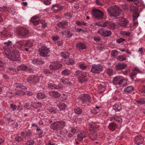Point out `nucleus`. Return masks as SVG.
Returning <instances> with one entry per match:
<instances>
[{
	"instance_id": "obj_1",
	"label": "nucleus",
	"mask_w": 145,
	"mask_h": 145,
	"mask_svg": "<svg viewBox=\"0 0 145 145\" xmlns=\"http://www.w3.org/2000/svg\"><path fill=\"white\" fill-rule=\"evenodd\" d=\"M4 44L5 45L4 48L5 49V52L6 57L10 60L13 61H17L19 60L20 58L19 53L17 50H14L12 51V54L10 50H7L5 48L11 45V42L8 41L5 42Z\"/></svg>"
},
{
	"instance_id": "obj_2",
	"label": "nucleus",
	"mask_w": 145,
	"mask_h": 145,
	"mask_svg": "<svg viewBox=\"0 0 145 145\" xmlns=\"http://www.w3.org/2000/svg\"><path fill=\"white\" fill-rule=\"evenodd\" d=\"M107 11L110 16L115 17L120 15V10L117 6L114 5L108 8Z\"/></svg>"
},
{
	"instance_id": "obj_3",
	"label": "nucleus",
	"mask_w": 145,
	"mask_h": 145,
	"mask_svg": "<svg viewBox=\"0 0 145 145\" xmlns=\"http://www.w3.org/2000/svg\"><path fill=\"white\" fill-rule=\"evenodd\" d=\"M39 55L42 57H47L50 52L49 48L45 46H42L38 49Z\"/></svg>"
},
{
	"instance_id": "obj_4",
	"label": "nucleus",
	"mask_w": 145,
	"mask_h": 145,
	"mask_svg": "<svg viewBox=\"0 0 145 145\" xmlns=\"http://www.w3.org/2000/svg\"><path fill=\"white\" fill-rule=\"evenodd\" d=\"M79 101H81L82 103L91 102V97L90 96L87 94H83L80 95L78 97Z\"/></svg>"
},
{
	"instance_id": "obj_5",
	"label": "nucleus",
	"mask_w": 145,
	"mask_h": 145,
	"mask_svg": "<svg viewBox=\"0 0 145 145\" xmlns=\"http://www.w3.org/2000/svg\"><path fill=\"white\" fill-rule=\"evenodd\" d=\"M112 82L115 85H121L123 82L126 83V80L121 76H117L113 78Z\"/></svg>"
},
{
	"instance_id": "obj_6",
	"label": "nucleus",
	"mask_w": 145,
	"mask_h": 145,
	"mask_svg": "<svg viewBox=\"0 0 145 145\" xmlns=\"http://www.w3.org/2000/svg\"><path fill=\"white\" fill-rule=\"evenodd\" d=\"M98 33L100 35L104 37H108L110 36L112 33L110 31L105 30L103 29H100L97 31Z\"/></svg>"
},
{
	"instance_id": "obj_7",
	"label": "nucleus",
	"mask_w": 145,
	"mask_h": 145,
	"mask_svg": "<svg viewBox=\"0 0 145 145\" xmlns=\"http://www.w3.org/2000/svg\"><path fill=\"white\" fill-rule=\"evenodd\" d=\"M103 70V67L100 65H92V68L91 71L93 73H97L100 72Z\"/></svg>"
},
{
	"instance_id": "obj_8",
	"label": "nucleus",
	"mask_w": 145,
	"mask_h": 145,
	"mask_svg": "<svg viewBox=\"0 0 145 145\" xmlns=\"http://www.w3.org/2000/svg\"><path fill=\"white\" fill-rule=\"evenodd\" d=\"M62 67V65L61 64L59 63L57 61L52 63L50 65V69L53 70H58L61 68Z\"/></svg>"
},
{
	"instance_id": "obj_9",
	"label": "nucleus",
	"mask_w": 145,
	"mask_h": 145,
	"mask_svg": "<svg viewBox=\"0 0 145 145\" xmlns=\"http://www.w3.org/2000/svg\"><path fill=\"white\" fill-rule=\"evenodd\" d=\"M116 22L118 24L121 26H125L128 23L126 19L121 17H119L116 19Z\"/></svg>"
},
{
	"instance_id": "obj_10",
	"label": "nucleus",
	"mask_w": 145,
	"mask_h": 145,
	"mask_svg": "<svg viewBox=\"0 0 145 145\" xmlns=\"http://www.w3.org/2000/svg\"><path fill=\"white\" fill-rule=\"evenodd\" d=\"M93 16L96 18H101L103 15L102 12L99 10L94 9L93 12Z\"/></svg>"
},
{
	"instance_id": "obj_11",
	"label": "nucleus",
	"mask_w": 145,
	"mask_h": 145,
	"mask_svg": "<svg viewBox=\"0 0 145 145\" xmlns=\"http://www.w3.org/2000/svg\"><path fill=\"white\" fill-rule=\"evenodd\" d=\"M39 80V78L36 76H31L27 79L28 82L30 83H33L38 82Z\"/></svg>"
},
{
	"instance_id": "obj_12",
	"label": "nucleus",
	"mask_w": 145,
	"mask_h": 145,
	"mask_svg": "<svg viewBox=\"0 0 145 145\" xmlns=\"http://www.w3.org/2000/svg\"><path fill=\"white\" fill-rule=\"evenodd\" d=\"M134 142L136 144L139 145L143 143V139L141 136H137L135 138Z\"/></svg>"
},
{
	"instance_id": "obj_13",
	"label": "nucleus",
	"mask_w": 145,
	"mask_h": 145,
	"mask_svg": "<svg viewBox=\"0 0 145 145\" xmlns=\"http://www.w3.org/2000/svg\"><path fill=\"white\" fill-rule=\"evenodd\" d=\"M30 21L34 25H38L40 22V20L38 16H36L31 18Z\"/></svg>"
},
{
	"instance_id": "obj_14",
	"label": "nucleus",
	"mask_w": 145,
	"mask_h": 145,
	"mask_svg": "<svg viewBox=\"0 0 145 145\" xmlns=\"http://www.w3.org/2000/svg\"><path fill=\"white\" fill-rule=\"evenodd\" d=\"M127 66V64L124 63H120L117 64L115 67L116 70L118 71L122 70L125 69Z\"/></svg>"
},
{
	"instance_id": "obj_15",
	"label": "nucleus",
	"mask_w": 145,
	"mask_h": 145,
	"mask_svg": "<svg viewBox=\"0 0 145 145\" xmlns=\"http://www.w3.org/2000/svg\"><path fill=\"white\" fill-rule=\"evenodd\" d=\"M63 7L58 5H56L52 8V10L55 12H59L62 10Z\"/></svg>"
},
{
	"instance_id": "obj_16",
	"label": "nucleus",
	"mask_w": 145,
	"mask_h": 145,
	"mask_svg": "<svg viewBox=\"0 0 145 145\" xmlns=\"http://www.w3.org/2000/svg\"><path fill=\"white\" fill-rule=\"evenodd\" d=\"M62 33L67 37H70L72 36V34L70 33V30L67 28H65L64 30L62 31Z\"/></svg>"
},
{
	"instance_id": "obj_17",
	"label": "nucleus",
	"mask_w": 145,
	"mask_h": 145,
	"mask_svg": "<svg viewBox=\"0 0 145 145\" xmlns=\"http://www.w3.org/2000/svg\"><path fill=\"white\" fill-rule=\"evenodd\" d=\"M28 33L29 31L27 29L22 28L20 29V31L19 32V34L24 37H25L27 36Z\"/></svg>"
},
{
	"instance_id": "obj_18",
	"label": "nucleus",
	"mask_w": 145,
	"mask_h": 145,
	"mask_svg": "<svg viewBox=\"0 0 145 145\" xmlns=\"http://www.w3.org/2000/svg\"><path fill=\"white\" fill-rule=\"evenodd\" d=\"M49 94L51 97L55 98H58L60 95V94L57 92L53 91H50Z\"/></svg>"
},
{
	"instance_id": "obj_19",
	"label": "nucleus",
	"mask_w": 145,
	"mask_h": 145,
	"mask_svg": "<svg viewBox=\"0 0 145 145\" xmlns=\"http://www.w3.org/2000/svg\"><path fill=\"white\" fill-rule=\"evenodd\" d=\"M57 26L60 28L66 27L68 25V22L66 21H62L57 23Z\"/></svg>"
},
{
	"instance_id": "obj_20",
	"label": "nucleus",
	"mask_w": 145,
	"mask_h": 145,
	"mask_svg": "<svg viewBox=\"0 0 145 145\" xmlns=\"http://www.w3.org/2000/svg\"><path fill=\"white\" fill-rule=\"evenodd\" d=\"M21 135L22 137L25 138H27L30 137L31 135V133L26 131L22 132L21 133Z\"/></svg>"
},
{
	"instance_id": "obj_21",
	"label": "nucleus",
	"mask_w": 145,
	"mask_h": 145,
	"mask_svg": "<svg viewBox=\"0 0 145 145\" xmlns=\"http://www.w3.org/2000/svg\"><path fill=\"white\" fill-rule=\"evenodd\" d=\"M58 129H60L64 128L65 125V122L63 121H57Z\"/></svg>"
},
{
	"instance_id": "obj_22",
	"label": "nucleus",
	"mask_w": 145,
	"mask_h": 145,
	"mask_svg": "<svg viewBox=\"0 0 145 145\" xmlns=\"http://www.w3.org/2000/svg\"><path fill=\"white\" fill-rule=\"evenodd\" d=\"M113 120H114L116 121H118L120 123L122 122V120L121 117L117 116H112L110 118V121H111Z\"/></svg>"
},
{
	"instance_id": "obj_23",
	"label": "nucleus",
	"mask_w": 145,
	"mask_h": 145,
	"mask_svg": "<svg viewBox=\"0 0 145 145\" xmlns=\"http://www.w3.org/2000/svg\"><path fill=\"white\" fill-rule=\"evenodd\" d=\"M86 137V135L85 133L84 132H82L78 135L77 140L80 142L82 140L83 138Z\"/></svg>"
},
{
	"instance_id": "obj_24",
	"label": "nucleus",
	"mask_w": 145,
	"mask_h": 145,
	"mask_svg": "<svg viewBox=\"0 0 145 145\" xmlns=\"http://www.w3.org/2000/svg\"><path fill=\"white\" fill-rule=\"evenodd\" d=\"M89 137L91 139L95 140L97 138V135L94 131H91L89 135Z\"/></svg>"
},
{
	"instance_id": "obj_25",
	"label": "nucleus",
	"mask_w": 145,
	"mask_h": 145,
	"mask_svg": "<svg viewBox=\"0 0 145 145\" xmlns=\"http://www.w3.org/2000/svg\"><path fill=\"white\" fill-rule=\"evenodd\" d=\"M114 110L116 111H120L121 109V106L119 103H115L113 106Z\"/></svg>"
},
{
	"instance_id": "obj_26",
	"label": "nucleus",
	"mask_w": 145,
	"mask_h": 145,
	"mask_svg": "<svg viewBox=\"0 0 145 145\" xmlns=\"http://www.w3.org/2000/svg\"><path fill=\"white\" fill-rule=\"evenodd\" d=\"M134 88L131 86L127 87L124 88V91L128 93L131 92L134 90Z\"/></svg>"
},
{
	"instance_id": "obj_27",
	"label": "nucleus",
	"mask_w": 145,
	"mask_h": 145,
	"mask_svg": "<svg viewBox=\"0 0 145 145\" xmlns=\"http://www.w3.org/2000/svg\"><path fill=\"white\" fill-rule=\"evenodd\" d=\"M99 107L98 106H96L95 108H92L91 113L93 114H96L99 111Z\"/></svg>"
},
{
	"instance_id": "obj_28",
	"label": "nucleus",
	"mask_w": 145,
	"mask_h": 145,
	"mask_svg": "<svg viewBox=\"0 0 145 145\" xmlns=\"http://www.w3.org/2000/svg\"><path fill=\"white\" fill-rule=\"evenodd\" d=\"M58 127L57 122L53 123L50 126V128L54 130H59Z\"/></svg>"
},
{
	"instance_id": "obj_29",
	"label": "nucleus",
	"mask_w": 145,
	"mask_h": 145,
	"mask_svg": "<svg viewBox=\"0 0 145 145\" xmlns=\"http://www.w3.org/2000/svg\"><path fill=\"white\" fill-rule=\"evenodd\" d=\"M42 106V103L40 102H35L33 103L32 105V107L34 108H38Z\"/></svg>"
},
{
	"instance_id": "obj_30",
	"label": "nucleus",
	"mask_w": 145,
	"mask_h": 145,
	"mask_svg": "<svg viewBox=\"0 0 145 145\" xmlns=\"http://www.w3.org/2000/svg\"><path fill=\"white\" fill-rule=\"evenodd\" d=\"M71 72L68 69H66L63 71L61 72V73L62 75L64 76H67L70 74Z\"/></svg>"
},
{
	"instance_id": "obj_31",
	"label": "nucleus",
	"mask_w": 145,
	"mask_h": 145,
	"mask_svg": "<svg viewBox=\"0 0 145 145\" xmlns=\"http://www.w3.org/2000/svg\"><path fill=\"white\" fill-rule=\"evenodd\" d=\"M22 89H20L18 90L16 92V95L18 96H21L24 95L25 94V92L24 91L22 90Z\"/></svg>"
},
{
	"instance_id": "obj_32",
	"label": "nucleus",
	"mask_w": 145,
	"mask_h": 145,
	"mask_svg": "<svg viewBox=\"0 0 145 145\" xmlns=\"http://www.w3.org/2000/svg\"><path fill=\"white\" fill-rule=\"evenodd\" d=\"M76 46L77 48L80 50H82L86 48L85 46L83 44L81 43L77 44Z\"/></svg>"
},
{
	"instance_id": "obj_33",
	"label": "nucleus",
	"mask_w": 145,
	"mask_h": 145,
	"mask_svg": "<svg viewBox=\"0 0 145 145\" xmlns=\"http://www.w3.org/2000/svg\"><path fill=\"white\" fill-rule=\"evenodd\" d=\"M108 28L114 29L115 28L116 25L115 24L112 22L108 21Z\"/></svg>"
},
{
	"instance_id": "obj_34",
	"label": "nucleus",
	"mask_w": 145,
	"mask_h": 145,
	"mask_svg": "<svg viewBox=\"0 0 145 145\" xmlns=\"http://www.w3.org/2000/svg\"><path fill=\"white\" fill-rule=\"evenodd\" d=\"M109 128L112 131H114L116 128V125L113 123H110L108 125Z\"/></svg>"
},
{
	"instance_id": "obj_35",
	"label": "nucleus",
	"mask_w": 145,
	"mask_h": 145,
	"mask_svg": "<svg viewBox=\"0 0 145 145\" xmlns=\"http://www.w3.org/2000/svg\"><path fill=\"white\" fill-rule=\"evenodd\" d=\"M59 108L61 110H63L65 109L66 108V105L63 103H61L58 105Z\"/></svg>"
},
{
	"instance_id": "obj_36",
	"label": "nucleus",
	"mask_w": 145,
	"mask_h": 145,
	"mask_svg": "<svg viewBox=\"0 0 145 145\" xmlns=\"http://www.w3.org/2000/svg\"><path fill=\"white\" fill-rule=\"evenodd\" d=\"M76 24L78 26H86V23L82 21H79L77 20L75 22Z\"/></svg>"
},
{
	"instance_id": "obj_37",
	"label": "nucleus",
	"mask_w": 145,
	"mask_h": 145,
	"mask_svg": "<svg viewBox=\"0 0 145 145\" xmlns=\"http://www.w3.org/2000/svg\"><path fill=\"white\" fill-rule=\"evenodd\" d=\"M37 98L39 99H42L45 98V95L42 93H39L37 94Z\"/></svg>"
},
{
	"instance_id": "obj_38",
	"label": "nucleus",
	"mask_w": 145,
	"mask_h": 145,
	"mask_svg": "<svg viewBox=\"0 0 145 145\" xmlns=\"http://www.w3.org/2000/svg\"><path fill=\"white\" fill-rule=\"evenodd\" d=\"M61 56L63 57L66 58L69 57V53L67 52H62L61 53Z\"/></svg>"
},
{
	"instance_id": "obj_39",
	"label": "nucleus",
	"mask_w": 145,
	"mask_h": 145,
	"mask_svg": "<svg viewBox=\"0 0 145 145\" xmlns=\"http://www.w3.org/2000/svg\"><path fill=\"white\" fill-rule=\"evenodd\" d=\"M130 10L132 12L135 13L137 12V8L134 6L132 5L130 7Z\"/></svg>"
},
{
	"instance_id": "obj_40",
	"label": "nucleus",
	"mask_w": 145,
	"mask_h": 145,
	"mask_svg": "<svg viewBox=\"0 0 145 145\" xmlns=\"http://www.w3.org/2000/svg\"><path fill=\"white\" fill-rule=\"evenodd\" d=\"M116 59L118 61H125L126 59L125 57L123 56H118Z\"/></svg>"
},
{
	"instance_id": "obj_41",
	"label": "nucleus",
	"mask_w": 145,
	"mask_h": 145,
	"mask_svg": "<svg viewBox=\"0 0 145 145\" xmlns=\"http://www.w3.org/2000/svg\"><path fill=\"white\" fill-rule=\"evenodd\" d=\"M60 81L64 84H70L71 83L69 82V80L67 79H64L61 78L60 79Z\"/></svg>"
},
{
	"instance_id": "obj_42",
	"label": "nucleus",
	"mask_w": 145,
	"mask_h": 145,
	"mask_svg": "<svg viewBox=\"0 0 145 145\" xmlns=\"http://www.w3.org/2000/svg\"><path fill=\"white\" fill-rule=\"evenodd\" d=\"M105 89V88L104 86L100 85L99 87V93L103 92Z\"/></svg>"
},
{
	"instance_id": "obj_43",
	"label": "nucleus",
	"mask_w": 145,
	"mask_h": 145,
	"mask_svg": "<svg viewBox=\"0 0 145 145\" xmlns=\"http://www.w3.org/2000/svg\"><path fill=\"white\" fill-rule=\"evenodd\" d=\"M14 87L16 88H18V89L19 88L23 89L24 88V87L23 86L22 84H19L16 83L14 84Z\"/></svg>"
},
{
	"instance_id": "obj_44",
	"label": "nucleus",
	"mask_w": 145,
	"mask_h": 145,
	"mask_svg": "<svg viewBox=\"0 0 145 145\" xmlns=\"http://www.w3.org/2000/svg\"><path fill=\"white\" fill-rule=\"evenodd\" d=\"M106 73L109 76H112L113 73V70L111 68H108L106 70Z\"/></svg>"
},
{
	"instance_id": "obj_45",
	"label": "nucleus",
	"mask_w": 145,
	"mask_h": 145,
	"mask_svg": "<svg viewBox=\"0 0 145 145\" xmlns=\"http://www.w3.org/2000/svg\"><path fill=\"white\" fill-rule=\"evenodd\" d=\"M33 46L32 43L29 41H27L25 42V46L30 48Z\"/></svg>"
},
{
	"instance_id": "obj_46",
	"label": "nucleus",
	"mask_w": 145,
	"mask_h": 145,
	"mask_svg": "<svg viewBox=\"0 0 145 145\" xmlns=\"http://www.w3.org/2000/svg\"><path fill=\"white\" fill-rule=\"evenodd\" d=\"M34 143L33 140H30L27 141L25 144V145H33Z\"/></svg>"
},
{
	"instance_id": "obj_47",
	"label": "nucleus",
	"mask_w": 145,
	"mask_h": 145,
	"mask_svg": "<svg viewBox=\"0 0 145 145\" xmlns=\"http://www.w3.org/2000/svg\"><path fill=\"white\" fill-rule=\"evenodd\" d=\"M27 67L25 65H20L18 68V70H25L27 69Z\"/></svg>"
},
{
	"instance_id": "obj_48",
	"label": "nucleus",
	"mask_w": 145,
	"mask_h": 145,
	"mask_svg": "<svg viewBox=\"0 0 145 145\" xmlns=\"http://www.w3.org/2000/svg\"><path fill=\"white\" fill-rule=\"evenodd\" d=\"M88 126L89 129L90 131H94L95 130V127L91 123H89Z\"/></svg>"
},
{
	"instance_id": "obj_49",
	"label": "nucleus",
	"mask_w": 145,
	"mask_h": 145,
	"mask_svg": "<svg viewBox=\"0 0 145 145\" xmlns=\"http://www.w3.org/2000/svg\"><path fill=\"white\" fill-rule=\"evenodd\" d=\"M75 112L78 114H80L82 112V109L80 108H77L74 110Z\"/></svg>"
},
{
	"instance_id": "obj_50",
	"label": "nucleus",
	"mask_w": 145,
	"mask_h": 145,
	"mask_svg": "<svg viewBox=\"0 0 145 145\" xmlns=\"http://www.w3.org/2000/svg\"><path fill=\"white\" fill-rule=\"evenodd\" d=\"M75 63V62L72 60L69 59L67 61L66 64H67L73 65Z\"/></svg>"
},
{
	"instance_id": "obj_51",
	"label": "nucleus",
	"mask_w": 145,
	"mask_h": 145,
	"mask_svg": "<svg viewBox=\"0 0 145 145\" xmlns=\"http://www.w3.org/2000/svg\"><path fill=\"white\" fill-rule=\"evenodd\" d=\"M121 34L122 35L127 36H129L130 35V32L125 31L121 32Z\"/></svg>"
},
{
	"instance_id": "obj_52",
	"label": "nucleus",
	"mask_w": 145,
	"mask_h": 145,
	"mask_svg": "<svg viewBox=\"0 0 145 145\" xmlns=\"http://www.w3.org/2000/svg\"><path fill=\"white\" fill-rule=\"evenodd\" d=\"M118 54V52L116 50H113L111 53V55L113 56H115L117 55Z\"/></svg>"
},
{
	"instance_id": "obj_53",
	"label": "nucleus",
	"mask_w": 145,
	"mask_h": 145,
	"mask_svg": "<svg viewBox=\"0 0 145 145\" xmlns=\"http://www.w3.org/2000/svg\"><path fill=\"white\" fill-rule=\"evenodd\" d=\"M48 87L49 88L52 89H56V84H52L50 83L48 84Z\"/></svg>"
},
{
	"instance_id": "obj_54",
	"label": "nucleus",
	"mask_w": 145,
	"mask_h": 145,
	"mask_svg": "<svg viewBox=\"0 0 145 145\" xmlns=\"http://www.w3.org/2000/svg\"><path fill=\"white\" fill-rule=\"evenodd\" d=\"M125 40V39L123 38L118 39L116 40V42L118 43H121Z\"/></svg>"
},
{
	"instance_id": "obj_55",
	"label": "nucleus",
	"mask_w": 145,
	"mask_h": 145,
	"mask_svg": "<svg viewBox=\"0 0 145 145\" xmlns=\"http://www.w3.org/2000/svg\"><path fill=\"white\" fill-rule=\"evenodd\" d=\"M86 76V74L85 72L82 71L79 77L83 78H85Z\"/></svg>"
},
{
	"instance_id": "obj_56",
	"label": "nucleus",
	"mask_w": 145,
	"mask_h": 145,
	"mask_svg": "<svg viewBox=\"0 0 145 145\" xmlns=\"http://www.w3.org/2000/svg\"><path fill=\"white\" fill-rule=\"evenodd\" d=\"M22 138L21 137H17L15 138V140L18 142H20L22 140Z\"/></svg>"
},
{
	"instance_id": "obj_57",
	"label": "nucleus",
	"mask_w": 145,
	"mask_h": 145,
	"mask_svg": "<svg viewBox=\"0 0 145 145\" xmlns=\"http://www.w3.org/2000/svg\"><path fill=\"white\" fill-rule=\"evenodd\" d=\"M55 87L56 89H59L63 88L62 86L60 83H59L57 85H56Z\"/></svg>"
},
{
	"instance_id": "obj_58",
	"label": "nucleus",
	"mask_w": 145,
	"mask_h": 145,
	"mask_svg": "<svg viewBox=\"0 0 145 145\" xmlns=\"http://www.w3.org/2000/svg\"><path fill=\"white\" fill-rule=\"evenodd\" d=\"M43 3L46 5H48L51 4V2L50 0H46L44 1Z\"/></svg>"
},
{
	"instance_id": "obj_59",
	"label": "nucleus",
	"mask_w": 145,
	"mask_h": 145,
	"mask_svg": "<svg viewBox=\"0 0 145 145\" xmlns=\"http://www.w3.org/2000/svg\"><path fill=\"white\" fill-rule=\"evenodd\" d=\"M133 71L136 72V73H140V69L139 68L137 67H136L134 68Z\"/></svg>"
},
{
	"instance_id": "obj_60",
	"label": "nucleus",
	"mask_w": 145,
	"mask_h": 145,
	"mask_svg": "<svg viewBox=\"0 0 145 145\" xmlns=\"http://www.w3.org/2000/svg\"><path fill=\"white\" fill-rule=\"evenodd\" d=\"M137 73L136 72L133 71L130 75V77L132 79L133 78V77L136 75Z\"/></svg>"
},
{
	"instance_id": "obj_61",
	"label": "nucleus",
	"mask_w": 145,
	"mask_h": 145,
	"mask_svg": "<svg viewBox=\"0 0 145 145\" xmlns=\"http://www.w3.org/2000/svg\"><path fill=\"white\" fill-rule=\"evenodd\" d=\"M39 60H37V59H35L32 61V62L33 63V64H40V63L39 62Z\"/></svg>"
},
{
	"instance_id": "obj_62",
	"label": "nucleus",
	"mask_w": 145,
	"mask_h": 145,
	"mask_svg": "<svg viewBox=\"0 0 145 145\" xmlns=\"http://www.w3.org/2000/svg\"><path fill=\"white\" fill-rule=\"evenodd\" d=\"M108 21L102 24V25L101 27H108Z\"/></svg>"
},
{
	"instance_id": "obj_63",
	"label": "nucleus",
	"mask_w": 145,
	"mask_h": 145,
	"mask_svg": "<svg viewBox=\"0 0 145 145\" xmlns=\"http://www.w3.org/2000/svg\"><path fill=\"white\" fill-rule=\"evenodd\" d=\"M96 4L99 6H102L103 5L102 4L100 0H96Z\"/></svg>"
},
{
	"instance_id": "obj_64",
	"label": "nucleus",
	"mask_w": 145,
	"mask_h": 145,
	"mask_svg": "<svg viewBox=\"0 0 145 145\" xmlns=\"http://www.w3.org/2000/svg\"><path fill=\"white\" fill-rule=\"evenodd\" d=\"M10 106L14 110H15L16 109V106L15 105H13V104H11L10 105Z\"/></svg>"
}]
</instances>
